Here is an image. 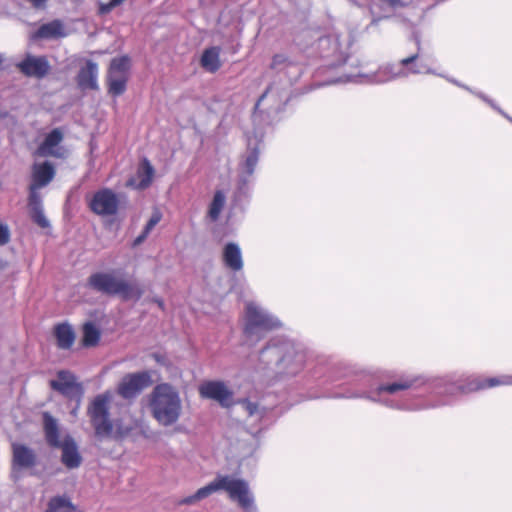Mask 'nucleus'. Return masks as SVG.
Here are the masks:
<instances>
[{
    "mask_svg": "<svg viewBox=\"0 0 512 512\" xmlns=\"http://www.w3.org/2000/svg\"><path fill=\"white\" fill-rule=\"evenodd\" d=\"M161 219H162V213L158 209H156L152 213L150 219L146 223L141 234L135 238L133 245L138 246L142 242H144L146 240V238L149 236L150 232L153 230V228L161 221Z\"/></svg>",
    "mask_w": 512,
    "mask_h": 512,
    "instance_id": "26",
    "label": "nucleus"
},
{
    "mask_svg": "<svg viewBox=\"0 0 512 512\" xmlns=\"http://www.w3.org/2000/svg\"><path fill=\"white\" fill-rule=\"evenodd\" d=\"M63 137V132L59 128H54L46 135L43 142L38 146L35 155L41 157L53 156L60 158L62 154L55 148L62 142Z\"/></svg>",
    "mask_w": 512,
    "mask_h": 512,
    "instance_id": "16",
    "label": "nucleus"
},
{
    "mask_svg": "<svg viewBox=\"0 0 512 512\" xmlns=\"http://www.w3.org/2000/svg\"><path fill=\"white\" fill-rule=\"evenodd\" d=\"M52 334L55 338L56 346L58 349H72L76 340V333L69 323L62 322L55 324L52 329Z\"/></svg>",
    "mask_w": 512,
    "mask_h": 512,
    "instance_id": "17",
    "label": "nucleus"
},
{
    "mask_svg": "<svg viewBox=\"0 0 512 512\" xmlns=\"http://www.w3.org/2000/svg\"><path fill=\"white\" fill-rule=\"evenodd\" d=\"M88 285L106 295H119L122 300H139L143 295V289L132 282L118 278L112 272H97L90 275Z\"/></svg>",
    "mask_w": 512,
    "mask_h": 512,
    "instance_id": "5",
    "label": "nucleus"
},
{
    "mask_svg": "<svg viewBox=\"0 0 512 512\" xmlns=\"http://www.w3.org/2000/svg\"><path fill=\"white\" fill-rule=\"evenodd\" d=\"M321 46H327L332 49L331 53H327L326 57H333L336 61H340L342 53L340 52V42L337 35H329L320 39Z\"/></svg>",
    "mask_w": 512,
    "mask_h": 512,
    "instance_id": "27",
    "label": "nucleus"
},
{
    "mask_svg": "<svg viewBox=\"0 0 512 512\" xmlns=\"http://www.w3.org/2000/svg\"><path fill=\"white\" fill-rule=\"evenodd\" d=\"M131 65V58L128 55L114 57L110 61L105 81L107 92L112 97H119L126 92Z\"/></svg>",
    "mask_w": 512,
    "mask_h": 512,
    "instance_id": "7",
    "label": "nucleus"
},
{
    "mask_svg": "<svg viewBox=\"0 0 512 512\" xmlns=\"http://www.w3.org/2000/svg\"><path fill=\"white\" fill-rule=\"evenodd\" d=\"M148 406L152 417L161 426H171L178 422L182 414V400L177 387L170 383H159L148 396Z\"/></svg>",
    "mask_w": 512,
    "mask_h": 512,
    "instance_id": "3",
    "label": "nucleus"
},
{
    "mask_svg": "<svg viewBox=\"0 0 512 512\" xmlns=\"http://www.w3.org/2000/svg\"><path fill=\"white\" fill-rule=\"evenodd\" d=\"M63 27L60 21L54 20L49 23L43 24L36 32L38 38H57L63 36Z\"/></svg>",
    "mask_w": 512,
    "mask_h": 512,
    "instance_id": "23",
    "label": "nucleus"
},
{
    "mask_svg": "<svg viewBox=\"0 0 512 512\" xmlns=\"http://www.w3.org/2000/svg\"><path fill=\"white\" fill-rule=\"evenodd\" d=\"M16 67L26 77L43 79L51 70V65L46 56L26 55V57L17 63Z\"/></svg>",
    "mask_w": 512,
    "mask_h": 512,
    "instance_id": "12",
    "label": "nucleus"
},
{
    "mask_svg": "<svg viewBox=\"0 0 512 512\" xmlns=\"http://www.w3.org/2000/svg\"><path fill=\"white\" fill-rule=\"evenodd\" d=\"M126 0H110L107 3H99L98 6V14L99 15H107L109 14L114 8L120 6L123 4Z\"/></svg>",
    "mask_w": 512,
    "mask_h": 512,
    "instance_id": "29",
    "label": "nucleus"
},
{
    "mask_svg": "<svg viewBox=\"0 0 512 512\" xmlns=\"http://www.w3.org/2000/svg\"><path fill=\"white\" fill-rule=\"evenodd\" d=\"M155 170L147 158H144L140 162V166L137 171V178L139 182L135 186L139 190L147 189L153 181Z\"/></svg>",
    "mask_w": 512,
    "mask_h": 512,
    "instance_id": "21",
    "label": "nucleus"
},
{
    "mask_svg": "<svg viewBox=\"0 0 512 512\" xmlns=\"http://www.w3.org/2000/svg\"><path fill=\"white\" fill-rule=\"evenodd\" d=\"M10 241V232L7 225L0 223V246L7 244Z\"/></svg>",
    "mask_w": 512,
    "mask_h": 512,
    "instance_id": "32",
    "label": "nucleus"
},
{
    "mask_svg": "<svg viewBox=\"0 0 512 512\" xmlns=\"http://www.w3.org/2000/svg\"><path fill=\"white\" fill-rule=\"evenodd\" d=\"M98 65L88 60L76 76V82L81 90H98Z\"/></svg>",
    "mask_w": 512,
    "mask_h": 512,
    "instance_id": "15",
    "label": "nucleus"
},
{
    "mask_svg": "<svg viewBox=\"0 0 512 512\" xmlns=\"http://www.w3.org/2000/svg\"><path fill=\"white\" fill-rule=\"evenodd\" d=\"M198 391L201 398L215 400L223 407H229L232 403L233 393L222 381H204Z\"/></svg>",
    "mask_w": 512,
    "mask_h": 512,
    "instance_id": "11",
    "label": "nucleus"
},
{
    "mask_svg": "<svg viewBox=\"0 0 512 512\" xmlns=\"http://www.w3.org/2000/svg\"><path fill=\"white\" fill-rule=\"evenodd\" d=\"M88 207L96 215L112 216L118 211L119 199L111 189L102 188L93 194Z\"/></svg>",
    "mask_w": 512,
    "mask_h": 512,
    "instance_id": "9",
    "label": "nucleus"
},
{
    "mask_svg": "<svg viewBox=\"0 0 512 512\" xmlns=\"http://www.w3.org/2000/svg\"><path fill=\"white\" fill-rule=\"evenodd\" d=\"M29 190H30V193H29V197H28V205H29L30 211L37 209V208H42L41 198H40L39 194L37 193V189H33L32 186H30Z\"/></svg>",
    "mask_w": 512,
    "mask_h": 512,
    "instance_id": "30",
    "label": "nucleus"
},
{
    "mask_svg": "<svg viewBox=\"0 0 512 512\" xmlns=\"http://www.w3.org/2000/svg\"><path fill=\"white\" fill-rule=\"evenodd\" d=\"M50 387L68 399H77L83 395V387L76 381V377L69 371L61 370L57 379L50 381Z\"/></svg>",
    "mask_w": 512,
    "mask_h": 512,
    "instance_id": "10",
    "label": "nucleus"
},
{
    "mask_svg": "<svg viewBox=\"0 0 512 512\" xmlns=\"http://www.w3.org/2000/svg\"><path fill=\"white\" fill-rule=\"evenodd\" d=\"M29 3L34 9H44L49 0H24Z\"/></svg>",
    "mask_w": 512,
    "mask_h": 512,
    "instance_id": "34",
    "label": "nucleus"
},
{
    "mask_svg": "<svg viewBox=\"0 0 512 512\" xmlns=\"http://www.w3.org/2000/svg\"><path fill=\"white\" fill-rule=\"evenodd\" d=\"M247 161H248V163H249V164H253V163H254V161H255V159L248 158V160H247Z\"/></svg>",
    "mask_w": 512,
    "mask_h": 512,
    "instance_id": "38",
    "label": "nucleus"
},
{
    "mask_svg": "<svg viewBox=\"0 0 512 512\" xmlns=\"http://www.w3.org/2000/svg\"><path fill=\"white\" fill-rule=\"evenodd\" d=\"M383 3L388 4L392 8L406 7L412 4L413 0H380Z\"/></svg>",
    "mask_w": 512,
    "mask_h": 512,
    "instance_id": "33",
    "label": "nucleus"
},
{
    "mask_svg": "<svg viewBox=\"0 0 512 512\" xmlns=\"http://www.w3.org/2000/svg\"><path fill=\"white\" fill-rule=\"evenodd\" d=\"M416 378L412 377H400L398 380L382 384L378 387L379 393L395 394L399 391H405L412 388L416 383Z\"/></svg>",
    "mask_w": 512,
    "mask_h": 512,
    "instance_id": "22",
    "label": "nucleus"
},
{
    "mask_svg": "<svg viewBox=\"0 0 512 512\" xmlns=\"http://www.w3.org/2000/svg\"><path fill=\"white\" fill-rule=\"evenodd\" d=\"M243 405L245 406L246 411L249 415H253L257 411V404L252 403L250 401L243 402Z\"/></svg>",
    "mask_w": 512,
    "mask_h": 512,
    "instance_id": "35",
    "label": "nucleus"
},
{
    "mask_svg": "<svg viewBox=\"0 0 512 512\" xmlns=\"http://www.w3.org/2000/svg\"><path fill=\"white\" fill-rule=\"evenodd\" d=\"M153 301L158 305V307L161 309V310H164V301L160 298H155L153 299Z\"/></svg>",
    "mask_w": 512,
    "mask_h": 512,
    "instance_id": "37",
    "label": "nucleus"
},
{
    "mask_svg": "<svg viewBox=\"0 0 512 512\" xmlns=\"http://www.w3.org/2000/svg\"><path fill=\"white\" fill-rule=\"evenodd\" d=\"M55 176V169L50 162H43L35 164L32 172V186L33 189H39L48 185Z\"/></svg>",
    "mask_w": 512,
    "mask_h": 512,
    "instance_id": "18",
    "label": "nucleus"
},
{
    "mask_svg": "<svg viewBox=\"0 0 512 512\" xmlns=\"http://www.w3.org/2000/svg\"><path fill=\"white\" fill-rule=\"evenodd\" d=\"M200 65L210 73L217 72L221 67L220 47L213 46L203 51Z\"/></svg>",
    "mask_w": 512,
    "mask_h": 512,
    "instance_id": "20",
    "label": "nucleus"
},
{
    "mask_svg": "<svg viewBox=\"0 0 512 512\" xmlns=\"http://www.w3.org/2000/svg\"><path fill=\"white\" fill-rule=\"evenodd\" d=\"M43 432L47 444L52 448L62 450L61 462L68 469L78 468L81 465L82 457L78 451L75 440L67 435L63 440L60 439V426L56 418L49 412L42 413Z\"/></svg>",
    "mask_w": 512,
    "mask_h": 512,
    "instance_id": "4",
    "label": "nucleus"
},
{
    "mask_svg": "<svg viewBox=\"0 0 512 512\" xmlns=\"http://www.w3.org/2000/svg\"><path fill=\"white\" fill-rule=\"evenodd\" d=\"M288 62V57L284 54H275L272 57L270 69L275 70L278 67L285 65Z\"/></svg>",
    "mask_w": 512,
    "mask_h": 512,
    "instance_id": "31",
    "label": "nucleus"
},
{
    "mask_svg": "<svg viewBox=\"0 0 512 512\" xmlns=\"http://www.w3.org/2000/svg\"><path fill=\"white\" fill-rule=\"evenodd\" d=\"M223 262L233 271H239L243 267L240 248L235 243H228L223 250Z\"/></svg>",
    "mask_w": 512,
    "mask_h": 512,
    "instance_id": "19",
    "label": "nucleus"
},
{
    "mask_svg": "<svg viewBox=\"0 0 512 512\" xmlns=\"http://www.w3.org/2000/svg\"><path fill=\"white\" fill-rule=\"evenodd\" d=\"M113 393L105 391L93 397L87 405L86 414L98 439L112 438L121 440L128 436L131 428L123 426L119 420L111 418Z\"/></svg>",
    "mask_w": 512,
    "mask_h": 512,
    "instance_id": "1",
    "label": "nucleus"
},
{
    "mask_svg": "<svg viewBox=\"0 0 512 512\" xmlns=\"http://www.w3.org/2000/svg\"><path fill=\"white\" fill-rule=\"evenodd\" d=\"M419 54L418 53H415L409 57H406V58H403L402 60H400V64L404 67L408 66L409 64L413 63L414 61H416V59L418 58Z\"/></svg>",
    "mask_w": 512,
    "mask_h": 512,
    "instance_id": "36",
    "label": "nucleus"
},
{
    "mask_svg": "<svg viewBox=\"0 0 512 512\" xmlns=\"http://www.w3.org/2000/svg\"><path fill=\"white\" fill-rule=\"evenodd\" d=\"M37 460V454L32 448L20 443L12 444V468L14 471L34 468Z\"/></svg>",
    "mask_w": 512,
    "mask_h": 512,
    "instance_id": "14",
    "label": "nucleus"
},
{
    "mask_svg": "<svg viewBox=\"0 0 512 512\" xmlns=\"http://www.w3.org/2000/svg\"><path fill=\"white\" fill-rule=\"evenodd\" d=\"M30 217L35 224H37L39 227L43 229L48 228L50 225L42 208L31 210Z\"/></svg>",
    "mask_w": 512,
    "mask_h": 512,
    "instance_id": "28",
    "label": "nucleus"
},
{
    "mask_svg": "<svg viewBox=\"0 0 512 512\" xmlns=\"http://www.w3.org/2000/svg\"><path fill=\"white\" fill-rule=\"evenodd\" d=\"M512 385L511 375H501L492 377H471L460 387L465 393H473L486 389H492L499 386H510Z\"/></svg>",
    "mask_w": 512,
    "mask_h": 512,
    "instance_id": "13",
    "label": "nucleus"
},
{
    "mask_svg": "<svg viewBox=\"0 0 512 512\" xmlns=\"http://www.w3.org/2000/svg\"><path fill=\"white\" fill-rule=\"evenodd\" d=\"M279 327V322L263 312L253 303L245 307L243 333L253 343L264 338L265 334Z\"/></svg>",
    "mask_w": 512,
    "mask_h": 512,
    "instance_id": "6",
    "label": "nucleus"
},
{
    "mask_svg": "<svg viewBox=\"0 0 512 512\" xmlns=\"http://www.w3.org/2000/svg\"><path fill=\"white\" fill-rule=\"evenodd\" d=\"M100 341V331L94 324L88 322L83 326L82 346L95 347Z\"/></svg>",
    "mask_w": 512,
    "mask_h": 512,
    "instance_id": "25",
    "label": "nucleus"
},
{
    "mask_svg": "<svg viewBox=\"0 0 512 512\" xmlns=\"http://www.w3.org/2000/svg\"><path fill=\"white\" fill-rule=\"evenodd\" d=\"M226 197L223 191L217 190L214 193L213 199L209 205L208 209V217L211 221H217L224 206H225Z\"/></svg>",
    "mask_w": 512,
    "mask_h": 512,
    "instance_id": "24",
    "label": "nucleus"
},
{
    "mask_svg": "<svg viewBox=\"0 0 512 512\" xmlns=\"http://www.w3.org/2000/svg\"><path fill=\"white\" fill-rule=\"evenodd\" d=\"M153 383L150 371L128 373L118 383L116 392L124 399H132Z\"/></svg>",
    "mask_w": 512,
    "mask_h": 512,
    "instance_id": "8",
    "label": "nucleus"
},
{
    "mask_svg": "<svg viewBox=\"0 0 512 512\" xmlns=\"http://www.w3.org/2000/svg\"><path fill=\"white\" fill-rule=\"evenodd\" d=\"M133 185V182L132 180H130L128 183H127V186H132Z\"/></svg>",
    "mask_w": 512,
    "mask_h": 512,
    "instance_id": "39",
    "label": "nucleus"
},
{
    "mask_svg": "<svg viewBox=\"0 0 512 512\" xmlns=\"http://www.w3.org/2000/svg\"><path fill=\"white\" fill-rule=\"evenodd\" d=\"M224 490L230 500L236 502L243 510H249L253 506V496L246 480L230 475H218L212 482L198 489L195 494L179 500V505H191L214 492Z\"/></svg>",
    "mask_w": 512,
    "mask_h": 512,
    "instance_id": "2",
    "label": "nucleus"
}]
</instances>
